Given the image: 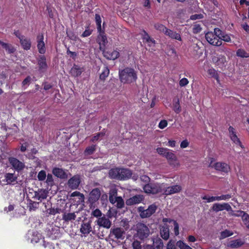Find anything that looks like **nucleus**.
I'll return each mask as SVG.
<instances>
[{"label":"nucleus","instance_id":"35","mask_svg":"<svg viewBox=\"0 0 249 249\" xmlns=\"http://www.w3.org/2000/svg\"><path fill=\"white\" fill-rule=\"evenodd\" d=\"M53 173L58 178H64L65 177V173L62 169L54 168L53 170Z\"/></svg>","mask_w":249,"mask_h":249},{"label":"nucleus","instance_id":"1","mask_svg":"<svg viewBox=\"0 0 249 249\" xmlns=\"http://www.w3.org/2000/svg\"><path fill=\"white\" fill-rule=\"evenodd\" d=\"M119 78L122 83L130 84L135 82L137 79V72L130 68H126L119 71Z\"/></svg>","mask_w":249,"mask_h":249},{"label":"nucleus","instance_id":"62","mask_svg":"<svg viewBox=\"0 0 249 249\" xmlns=\"http://www.w3.org/2000/svg\"><path fill=\"white\" fill-rule=\"evenodd\" d=\"M189 83L188 79L186 78H182L179 82V86L180 87H184Z\"/></svg>","mask_w":249,"mask_h":249},{"label":"nucleus","instance_id":"38","mask_svg":"<svg viewBox=\"0 0 249 249\" xmlns=\"http://www.w3.org/2000/svg\"><path fill=\"white\" fill-rule=\"evenodd\" d=\"M173 110L177 114L181 111V107L178 99H175L173 100Z\"/></svg>","mask_w":249,"mask_h":249},{"label":"nucleus","instance_id":"46","mask_svg":"<svg viewBox=\"0 0 249 249\" xmlns=\"http://www.w3.org/2000/svg\"><path fill=\"white\" fill-rule=\"evenodd\" d=\"M168 163H169V164L170 166H171L172 167H173L174 168H178L180 165V163H179L177 157L175 158V160H170L168 162Z\"/></svg>","mask_w":249,"mask_h":249},{"label":"nucleus","instance_id":"58","mask_svg":"<svg viewBox=\"0 0 249 249\" xmlns=\"http://www.w3.org/2000/svg\"><path fill=\"white\" fill-rule=\"evenodd\" d=\"M133 249H142V246L140 241L135 240L132 244Z\"/></svg>","mask_w":249,"mask_h":249},{"label":"nucleus","instance_id":"48","mask_svg":"<svg viewBox=\"0 0 249 249\" xmlns=\"http://www.w3.org/2000/svg\"><path fill=\"white\" fill-rule=\"evenodd\" d=\"M99 39H100V44H102L103 45H105L107 43V37L106 35H105L104 33H100L99 36Z\"/></svg>","mask_w":249,"mask_h":249},{"label":"nucleus","instance_id":"7","mask_svg":"<svg viewBox=\"0 0 249 249\" xmlns=\"http://www.w3.org/2000/svg\"><path fill=\"white\" fill-rule=\"evenodd\" d=\"M8 161L12 168L18 172L22 170L25 167L24 163L16 158L9 157Z\"/></svg>","mask_w":249,"mask_h":249},{"label":"nucleus","instance_id":"20","mask_svg":"<svg viewBox=\"0 0 249 249\" xmlns=\"http://www.w3.org/2000/svg\"><path fill=\"white\" fill-rule=\"evenodd\" d=\"M141 35L144 42L147 43L149 46L155 45V40L151 38L145 31H142Z\"/></svg>","mask_w":249,"mask_h":249},{"label":"nucleus","instance_id":"13","mask_svg":"<svg viewBox=\"0 0 249 249\" xmlns=\"http://www.w3.org/2000/svg\"><path fill=\"white\" fill-rule=\"evenodd\" d=\"M97 224L100 227L109 229L111 226V222L105 215L99 217L97 220Z\"/></svg>","mask_w":249,"mask_h":249},{"label":"nucleus","instance_id":"45","mask_svg":"<svg viewBox=\"0 0 249 249\" xmlns=\"http://www.w3.org/2000/svg\"><path fill=\"white\" fill-rule=\"evenodd\" d=\"M177 246L180 249H192L189 246L181 240H179L177 242Z\"/></svg>","mask_w":249,"mask_h":249},{"label":"nucleus","instance_id":"39","mask_svg":"<svg viewBox=\"0 0 249 249\" xmlns=\"http://www.w3.org/2000/svg\"><path fill=\"white\" fill-rule=\"evenodd\" d=\"M109 73V70L107 67H105L100 75V79L102 80H105V79L108 76Z\"/></svg>","mask_w":249,"mask_h":249},{"label":"nucleus","instance_id":"51","mask_svg":"<svg viewBox=\"0 0 249 249\" xmlns=\"http://www.w3.org/2000/svg\"><path fill=\"white\" fill-rule=\"evenodd\" d=\"M217 196V201L220 200H228L231 197V195L230 194L222 195L220 196Z\"/></svg>","mask_w":249,"mask_h":249},{"label":"nucleus","instance_id":"57","mask_svg":"<svg viewBox=\"0 0 249 249\" xmlns=\"http://www.w3.org/2000/svg\"><path fill=\"white\" fill-rule=\"evenodd\" d=\"M105 133L102 132L97 133L96 134V135H95L94 137H92V138L91 140V142H94L98 141L100 137H103L105 135Z\"/></svg>","mask_w":249,"mask_h":249},{"label":"nucleus","instance_id":"15","mask_svg":"<svg viewBox=\"0 0 249 249\" xmlns=\"http://www.w3.org/2000/svg\"><path fill=\"white\" fill-rule=\"evenodd\" d=\"M101 196V191L99 189L95 188L93 189L89 194V201L91 203L96 202Z\"/></svg>","mask_w":249,"mask_h":249},{"label":"nucleus","instance_id":"6","mask_svg":"<svg viewBox=\"0 0 249 249\" xmlns=\"http://www.w3.org/2000/svg\"><path fill=\"white\" fill-rule=\"evenodd\" d=\"M209 167L213 168L216 170L224 173H228L230 169V166L225 162H217L213 163L212 161L209 164Z\"/></svg>","mask_w":249,"mask_h":249},{"label":"nucleus","instance_id":"60","mask_svg":"<svg viewBox=\"0 0 249 249\" xmlns=\"http://www.w3.org/2000/svg\"><path fill=\"white\" fill-rule=\"evenodd\" d=\"M102 213L101 211L98 209H95V210L92 211V212L91 213V214L96 217H100L102 215Z\"/></svg>","mask_w":249,"mask_h":249},{"label":"nucleus","instance_id":"55","mask_svg":"<svg viewBox=\"0 0 249 249\" xmlns=\"http://www.w3.org/2000/svg\"><path fill=\"white\" fill-rule=\"evenodd\" d=\"M166 249H177L175 241L170 240L167 244Z\"/></svg>","mask_w":249,"mask_h":249},{"label":"nucleus","instance_id":"33","mask_svg":"<svg viewBox=\"0 0 249 249\" xmlns=\"http://www.w3.org/2000/svg\"><path fill=\"white\" fill-rule=\"evenodd\" d=\"M120 173V168H114L109 171V175L112 178L119 179V175Z\"/></svg>","mask_w":249,"mask_h":249},{"label":"nucleus","instance_id":"42","mask_svg":"<svg viewBox=\"0 0 249 249\" xmlns=\"http://www.w3.org/2000/svg\"><path fill=\"white\" fill-rule=\"evenodd\" d=\"M38 202H35L30 200L28 204V207L29 208V211H35L38 207Z\"/></svg>","mask_w":249,"mask_h":249},{"label":"nucleus","instance_id":"31","mask_svg":"<svg viewBox=\"0 0 249 249\" xmlns=\"http://www.w3.org/2000/svg\"><path fill=\"white\" fill-rule=\"evenodd\" d=\"M244 242L241 239H236L230 242L228 247L231 248H238L242 246Z\"/></svg>","mask_w":249,"mask_h":249},{"label":"nucleus","instance_id":"21","mask_svg":"<svg viewBox=\"0 0 249 249\" xmlns=\"http://www.w3.org/2000/svg\"><path fill=\"white\" fill-rule=\"evenodd\" d=\"M48 196V192L45 190L40 189L35 192L34 198L39 201H42L47 198Z\"/></svg>","mask_w":249,"mask_h":249},{"label":"nucleus","instance_id":"43","mask_svg":"<svg viewBox=\"0 0 249 249\" xmlns=\"http://www.w3.org/2000/svg\"><path fill=\"white\" fill-rule=\"evenodd\" d=\"M95 145H92L86 148L85 150V154L86 155H90L92 154L95 151Z\"/></svg>","mask_w":249,"mask_h":249},{"label":"nucleus","instance_id":"64","mask_svg":"<svg viewBox=\"0 0 249 249\" xmlns=\"http://www.w3.org/2000/svg\"><path fill=\"white\" fill-rule=\"evenodd\" d=\"M31 81V77L29 76H27L22 83V85L23 86H25L26 85H29Z\"/></svg>","mask_w":249,"mask_h":249},{"label":"nucleus","instance_id":"11","mask_svg":"<svg viewBox=\"0 0 249 249\" xmlns=\"http://www.w3.org/2000/svg\"><path fill=\"white\" fill-rule=\"evenodd\" d=\"M44 36L43 34H39L37 36V47L38 52L41 54L45 53L46 52V48L45 43L44 42Z\"/></svg>","mask_w":249,"mask_h":249},{"label":"nucleus","instance_id":"56","mask_svg":"<svg viewBox=\"0 0 249 249\" xmlns=\"http://www.w3.org/2000/svg\"><path fill=\"white\" fill-rule=\"evenodd\" d=\"M202 198L204 200H207V202L208 203L217 201V196L208 197L206 196H204L202 197Z\"/></svg>","mask_w":249,"mask_h":249},{"label":"nucleus","instance_id":"4","mask_svg":"<svg viewBox=\"0 0 249 249\" xmlns=\"http://www.w3.org/2000/svg\"><path fill=\"white\" fill-rule=\"evenodd\" d=\"M125 231L123 228L116 227L111 228L109 237L112 240L123 239L124 237Z\"/></svg>","mask_w":249,"mask_h":249},{"label":"nucleus","instance_id":"22","mask_svg":"<svg viewBox=\"0 0 249 249\" xmlns=\"http://www.w3.org/2000/svg\"><path fill=\"white\" fill-rule=\"evenodd\" d=\"M132 175L131 171L128 169L120 168V180H125L130 178Z\"/></svg>","mask_w":249,"mask_h":249},{"label":"nucleus","instance_id":"5","mask_svg":"<svg viewBox=\"0 0 249 249\" xmlns=\"http://www.w3.org/2000/svg\"><path fill=\"white\" fill-rule=\"evenodd\" d=\"M205 38L207 41L211 45L215 46H220L222 44L221 40H219L218 36L215 33L209 32L205 35Z\"/></svg>","mask_w":249,"mask_h":249},{"label":"nucleus","instance_id":"63","mask_svg":"<svg viewBox=\"0 0 249 249\" xmlns=\"http://www.w3.org/2000/svg\"><path fill=\"white\" fill-rule=\"evenodd\" d=\"M203 18V15L199 14H195L193 15H192L190 17V19L192 20H196L198 19H201Z\"/></svg>","mask_w":249,"mask_h":249},{"label":"nucleus","instance_id":"23","mask_svg":"<svg viewBox=\"0 0 249 249\" xmlns=\"http://www.w3.org/2000/svg\"><path fill=\"white\" fill-rule=\"evenodd\" d=\"M164 35L172 39H176L179 41L181 40V37L180 34L169 29H167Z\"/></svg>","mask_w":249,"mask_h":249},{"label":"nucleus","instance_id":"24","mask_svg":"<svg viewBox=\"0 0 249 249\" xmlns=\"http://www.w3.org/2000/svg\"><path fill=\"white\" fill-rule=\"evenodd\" d=\"M104 55L107 59L114 60L119 56V53L117 51H105Z\"/></svg>","mask_w":249,"mask_h":249},{"label":"nucleus","instance_id":"52","mask_svg":"<svg viewBox=\"0 0 249 249\" xmlns=\"http://www.w3.org/2000/svg\"><path fill=\"white\" fill-rule=\"evenodd\" d=\"M95 21L97 25V29L98 31L101 30V18L99 15H95Z\"/></svg>","mask_w":249,"mask_h":249},{"label":"nucleus","instance_id":"3","mask_svg":"<svg viewBox=\"0 0 249 249\" xmlns=\"http://www.w3.org/2000/svg\"><path fill=\"white\" fill-rule=\"evenodd\" d=\"M163 186V184L158 183H148L143 186V189L147 194H156L162 192Z\"/></svg>","mask_w":249,"mask_h":249},{"label":"nucleus","instance_id":"26","mask_svg":"<svg viewBox=\"0 0 249 249\" xmlns=\"http://www.w3.org/2000/svg\"><path fill=\"white\" fill-rule=\"evenodd\" d=\"M20 38V42L22 48L26 50H29L31 46L30 39L25 36H21Z\"/></svg>","mask_w":249,"mask_h":249},{"label":"nucleus","instance_id":"36","mask_svg":"<svg viewBox=\"0 0 249 249\" xmlns=\"http://www.w3.org/2000/svg\"><path fill=\"white\" fill-rule=\"evenodd\" d=\"M5 178L7 184H11L17 179V177L14 176V174L12 173L6 174Z\"/></svg>","mask_w":249,"mask_h":249},{"label":"nucleus","instance_id":"59","mask_svg":"<svg viewBox=\"0 0 249 249\" xmlns=\"http://www.w3.org/2000/svg\"><path fill=\"white\" fill-rule=\"evenodd\" d=\"M174 228V231L175 235L177 236L179 234V225L176 221H173Z\"/></svg>","mask_w":249,"mask_h":249},{"label":"nucleus","instance_id":"14","mask_svg":"<svg viewBox=\"0 0 249 249\" xmlns=\"http://www.w3.org/2000/svg\"><path fill=\"white\" fill-rule=\"evenodd\" d=\"M80 231L85 236L89 234L91 231L94 233V232L92 231L91 221L83 222L81 225Z\"/></svg>","mask_w":249,"mask_h":249},{"label":"nucleus","instance_id":"2","mask_svg":"<svg viewBox=\"0 0 249 249\" xmlns=\"http://www.w3.org/2000/svg\"><path fill=\"white\" fill-rule=\"evenodd\" d=\"M135 231L136 233L135 235L140 240H144L147 238L150 233L148 227L142 223H138L136 224Z\"/></svg>","mask_w":249,"mask_h":249},{"label":"nucleus","instance_id":"25","mask_svg":"<svg viewBox=\"0 0 249 249\" xmlns=\"http://www.w3.org/2000/svg\"><path fill=\"white\" fill-rule=\"evenodd\" d=\"M84 71V69L83 67H81L76 65H74L71 68L70 72L72 76L77 77L80 75Z\"/></svg>","mask_w":249,"mask_h":249},{"label":"nucleus","instance_id":"16","mask_svg":"<svg viewBox=\"0 0 249 249\" xmlns=\"http://www.w3.org/2000/svg\"><path fill=\"white\" fill-rule=\"evenodd\" d=\"M157 206L155 204L150 205L148 208L143 211L141 214V217L142 218L150 217L156 211Z\"/></svg>","mask_w":249,"mask_h":249},{"label":"nucleus","instance_id":"17","mask_svg":"<svg viewBox=\"0 0 249 249\" xmlns=\"http://www.w3.org/2000/svg\"><path fill=\"white\" fill-rule=\"evenodd\" d=\"M181 187L178 185H175L167 187L164 191L163 194L166 196L171 195L179 192Z\"/></svg>","mask_w":249,"mask_h":249},{"label":"nucleus","instance_id":"8","mask_svg":"<svg viewBox=\"0 0 249 249\" xmlns=\"http://www.w3.org/2000/svg\"><path fill=\"white\" fill-rule=\"evenodd\" d=\"M212 62L219 68H222L226 66L227 64L226 58L221 54L213 55L212 58Z\"/></svg>","mask_w":249,"mask_h":249},{"label":"nucleus","instance_id":"41","mask_svg":"<svg viewBox=\"0 0 249 249\" xmlns=\"http://www.w3.org/2000/svg\"><path fill=\"white\" fill-rule=\"evenodd\" d=\"M242 213V212H240ZM243 219H242L246 227L249 229V215L247 213H243Z\"/></svg>","mask_w":249,"mask_h":249},{"label":"nucleus","instance_id":"61","mask_svg":"<svg viewBox=\"0 0 249 249\" xmlns=\"http://www.w3.org/2000/svg\"><path fill=\"white\" fill-rule=\"evenodd\" d=\"M167 125V121L165 120H162L159 124V127L160 129H163Z\"/></svg>","mask_w":249,"mask_h":249},{"label":"nucleus","instance_id":"49","mask_svg":"<svg viewBox=\"0 0 249 249\" xmlns=\"http://www.w3.org/2000/svg\"><path fill=\"white\" fill-rule=\"evenodd\" d=\"M164 157L167 159L168 162L170 160H175V158H176L177 156L174 153L169 150V151L167 153H166Z\"/></svg>","mask_w":249,"mask_h":249},{"label":"nucleus","instance_id":"12","mask_svg":"<svg viewBox=\"0 0 249 249\" xmlns=\"http://www.w3.org/2000/svg\"><path fill=\"white\" fill-rule=\"evenodd\" d=\"M80 178L78 175H75L71 178L68 181V186L71 189H77L80 183Z\"/></svg>","mask_w":249,"mask_h":249},{"label":"nucleus","instance_id":"44","mask_svg":"<svg viewBox=\"0 0 249 249\" xmlns=\"http://www.w3.org/2000/svg\"><path fill=\"white\" fill-rule=\"evenodd\" d=\"M233 235V232L229 230H225L221 232L220 239H224Z\"/></svg>","mask_w":249,"mask_h":249},{"label":"nucleus","instance_id":"29","mask_svg":"<svg viewBox=\"0 0 249 249\" xmlns=\"http://www.w3.org/2000/svg\"><path fill=\"white\" fill-rule=\"evenodd\" d=\"M76 215L75 213H65L62 216V219L66 222H69L75 219Z\"/></svg>","mask_w":249,"mask_h":249},{"label":"nucleus","instance_id":"47","mask_svg":"<svg viewBox=\"0 0 249 249\" xmlns=\"http://www.w3.org/2000/svg\"><path fill=\"white\" fill-rule=\"evenodd\" d=\"M109 200L110 202H113L114 199L117 197V192L116 189H113L110 191L109 193Z\"/></svg>","mask_w":249,"mask_h":249},{"label":"nucleus","instance_id":"19","mask_svg":"<svg viewBox=\"0 0 249 249\" xmlns=\"http://www.w3.org/2000/svg\"><path fill=\"white\" fill-rule=\"evenodd\" d=\"M143 199L144 197L142 195H136L127 199L126 204L127 205H132L138 204L143 201Z\"/></svg>","mask_w":249,"mask_h":249},{"label":"nucleus","instance_id":"18","mask_svg":"<svg viewBox=\"0 0 249 249\" xmlns=\"http://www.w3.org/2000/svg\"><path fill=\"white\" fill-rule=\"evenodd\" d=\"M214 33L218 36L219 40H223L226 42H231V39L230 36L227 34L223 33L219 28L214 29Z\"/></svg>","mask_w":249,"mask_h":249},{"label":"nucleus","instance_id":"50","mask_svg":"<svg viewBox=\"0 0 249 249\" xmlns=\"http://www.w3.org/2000/svg\"><path fill=\"white\" fill-rule=\"evenodd\" d=\"M169 149L165 148L163 147H159L157 148L156 149L157 152L158 153L163 157H165V155H166V153H167L169 151Z\"/></svg>","mask_w":249,"mask_h":249},{"label":"nucleus","instance_id":"32","mask_svg":"<svg viewBox=\"0 0 249 249\" xmlns=\"http://www.w3.org/2000/svg\"><path fill=\"white\" fill-rule=\"evenodd\" d=\"M113 202L111 203L114 204H116V206L118 208L121 209L124 206V201L122 197L118 196L114 199Z\"/></svg>","mask_w":249,"mask_h":249},{"label":"nucleus","instance_id":"10","mask_svg":"<svg viewBox=\"0 0 249 249\" xmlns=\"http://www.w3.org/2000/svg\"><path fill=\"white\" fill-rule=\"evenodd\" d=\"M229 136L231 140L236 145H239L241 148H243V146L241 143V141L238 138L236 135V132L235 129L231 126H230L229 128Z\"/></svg>","mask_w":249,"mask_h":249},{"label":"nucleus","instance_id":"53","mask_svg":"<svg viewBox=\"0 0 249 249\" xmlns=\"http://www.w3.org/2000/svg\"><path fill=\"white\" fill-rule=\"evenodd\" d=\"M202 27L198 24H194L193 27V32L194 34H198L202 31Z\"/></svg>","mask_w":249,"mask_h":249},{"label":"nucleus","instance_id":"54","mask_svg":"<svg viewBox=\"0 0 249 249\" xmlns=\"http://www.w3.org/2000/svg\"><path fill=\"white\" fill-rule=\"evenodd\" d=\"M46 177V172L44 170H41L40 171L37 175V178L40 181H43L45 180Z\"/></svg>","mask_w":249,"mask_h":249},{"label":"nucleus","instance_id":"37","mask_svg":"<svg viewBox=\"0 0 249 249\" xmlns=\"http://www.w3.org/2000/svg\"><path fill=\"white\" fill-rule=\"evenodd\" d=\"M154 27L156 30L159 31L160 33H162L164 34L167 29V28L164 25L160 23H155L154 24Z\"/></svg>","mask_w":249,"mask_h":249},{"label":"nucleus","instance_id":"28","mask_svg":"<svg viewBox=\"0 0 249 249\" xmlns=\"http://www.w3.org/2000/svg\"><path fill=\"white\" fill-rule=\"evenodd\" d=\"M38 64L39 67V69L41 71L46 70L48 67L46 57L44 55H41L39 57L38 60Z\"/></svg>","mask_w":249,"mask_h":249},{"label":"nucleus","instance_id":"40","mask_svg":"<svg viewBox=\"0 0 249 249\" xmlns=\"http://www.w3.org/2000/svg\"><path fill=\"white\" fill-rule=\"evenodd\" d=\"M236 55L242 58L249 57V54L244 50L242 49H238L236 51Z\"/></svg>","mask_w":249,"mask_h":249},{"label":"nucleus","instance_id":"27","mask_svg":"<svg viewBox=\"0 0 249 249\" xmlns=\"http://www.w3.org/2000/svg\"><path fill=\"white\" fill-rule=\"evenodd\" d=\"M161 237L165 240H167L169 237V229L167 225L162 226L160 230Z\"/></svg>","mask_w":249,"mask_h":249},{"label":"nucleus","instance_id":"30","mask_svg":"<svg viewBox=\"0 0 249 249\" xmlns=\"http://www.w3.org/2000/svg\"><path fill=\"white\" fill-rule=\"evenodd\" d=\"M152 241L154 249H163V242L160 238H153Z\"/></svg>","mask_w":249,"mask_h":249},{"label":"nucleus","instance_id":"34","mask_svg":"<svg viewBox=\"0 0 249 249\" xmlns=\"http://www.w3.org/2000/svg\"><path fill=\"white\" fill-rule=\"evenodd\" d=\"M2 47L3 48L5 49V50L9 53H13L15 50L11 45L4 43L1 40H0V47Z\"/></svg>","mask_w":249,"mask_h":249},{"label":"nucleus","instance_id":"9","mask_svg":"<svg viewBox=\"0 0 249 249\" xmlns=\"http://www.w3.org/2000/svg\"><path fill=\"white\" fill-rule=\"evenodd\" d=\"M212 209L213 211L217 213L224 210L226 211H231V205L228 203H216L213 204Z\"/></svg>","mask_w":249,"mask_h":249}]
</instances>
